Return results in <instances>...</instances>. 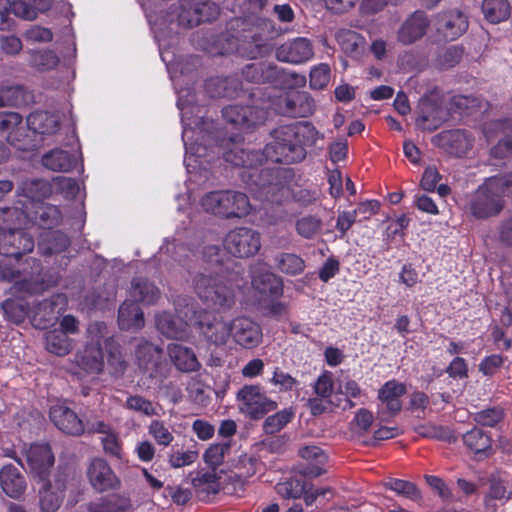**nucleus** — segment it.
<instances>
[{
  "label": "nucleus",
  "mask_w": 512,
  "mask_h": 512,
  "mask_svg": "<svg viewBox=\"0 0 512 512\" xmlns=\"http://www.w3.org/2000/svg\"><path fill=\"white\" fill-rule=\"evenodd\" d=\"M30 63L40 71H47L54 69L59 64V57L50 49L37 50L31 52Z\"/></svg>",
  "instance_id": "3c124183"
},
{
  "label": "nucleus",
  "mask_w": 512,
  "mask_h": 512,
  "mask_svg": "<svg viewBox=\"0 0 512 512\" xmlns=\"http://www.w3.org/2000/svg\"><path fill=\"white\" fill-rule=\"evenodd\" d=\"M162 349L148 342H140L135 350V355L139 367L143 370H150L157 366Z\"/></svg>",
  "instance_id": "ea45409f"
},
{
  "label": "nucleus",
  "mask_w": 512,
  "mask_h": 512,
  "mask_svg": "<svg viewBox=\"0 0 512 512\" xmlns=\"http://www.w3.org/2000/svg\"><path fill=\"white\" fill-rule=\"evenodd\" d=\"M31 219L40 228L52 231L53 227L58 226L62 222L63 215L57 205L43 202L33 204Z\"/></svg>",
  "instance_id": "c756f323"
},
{
  "label": "nucleus",
  "mask_w": 512,
  "mask_h": 512,
  "mask_svg": "<svg viewBox=\"0 0 512 512\" xmlns=\"http://www.w3.org/2000/svg\"><path fill=\"white\" fill-rule=\"evenodd\" d=\"M506 357L500 354L485 356L479 363V371L488 377L494 376L503 366Z\"/></svg>",
  "instance_id": "338daca9"
},
{
  "label": "nucleus",
  "mask_w": 512,
  "mask_h": 512,
  "mask_svg": "<svg viewBox=\"0 0 512 512\" xmlns=\"http://www.w3.org/2000/svg\"><path fill=\"white\" fill-rule=\"evenodd\" d=\"M87 477L92 488L99 493L118 490L121 487V480L102 458H94L90 462Z\"/></svg>",
  "instance_id": "f8f14e48"
},
{
  "label": "nucleus",
  "mask_w": 512,
  "mask_h": 512,
  "mask_svg": "<svg viewBox=\"0 0 512 512\" xmlns=\"http://www.w3.org/2000/svg\"><path fill=\"white\" fill-rule=\"evenodd\" d=\"M295 417V410L292 407L284 408L273 415L268 416L262 425L266 435H274L284 429Z\"/></svg>",
  "instance_id": "79ce46f5"
},
{
  "label": "nucleus",
  "mask_w": 512,
  "mask_h": 512,
  "mask_svg": "<svg viewBox=\"0 0 512 512\" xmlns=\"http://www.w3.org/2000/svg\"><path fill=\"white\" fill-rule=\"evenodd\" d=\"M432 143L447 153L462 157L472 148V138L464 130L442 131L432 138Z\"/></svg>",
  "instance_id": "f3484780"
},
{
  "label": "nucleus",
  "mask_w": 512,
  "mask_h": 512,
  "mask_svg": "<svg viewBox=\"0 0 512 512\" xmlns=\"http://www.w3.org/2000/svg\"><path fill=\"white\" fill-rule=\"evenodd\" d=\"M201 206L206 212L223 218H241L251 210L247 195L233 190L209 192L202 197Z\"/></svg>",
  "instance_id": "20e7f679"
},
{
  "label": "nucleus",
  "mask_w": 512,
  "mask_h": 512,
  "mask_svg": "<svg viewBox=\"0 0 512 512\" xmlns=\"http://www.w3.org/2000/svg\"><path fill=\"white\" fill-rule=\"evenodd\" d=\"M489 492L487 498L491 500H509L512 496V491L509 488L508 481L502 479L497 474H492L489 479Z\"/></svg>",
  "instance_id": "864d4df0"
},
{
  "label": "nucleus",
  "mask_w": 512,
  "mask_h": 512,
  "mask_svg": "<svg viewBox=\"0 0 512 512\" xmlns=\"http://www.w3.org/2000/svg\"><path fill=\"white\" fill-rule=\"evenodd\" d=\"M276 58L294 65L303 64L314 56L312 42L305 37H295L282 43L276 49Z\"/></svg>",
  "instance_id": "2eb2a0df"
},
{
  "label": "nucleus",
  "mask_w": 512,
  "mask_h": 512,
  "mask_svg": "<svg viewBox=\"0 0 512 512\" xmlns=\"http://www.w3.org/2000/svg\"><path fill=\"white\" fill-rule=\"evenodd\" d=\"M54 189V184L44 179H32L24 184V194L31 199L33 204L43 203V200L49 198Z\"/></svg>",
  "instance_id": "c03bdc74"
},
{
  "label": "nucleus",
  "mask_w": 512,
  "mask_h": 512,
  "mask_svg": "<svg viewBox=\"0 0 512 512\" xmlns=\"http://www.w3.org/2000/svg\"><path fill=\"white\" fill-rule=\"evenodd\" d=\"M168 354L172 363L181 372H196L201 367L193 350L182 344H170L168 346Z\"/></svg>",
  "instance_id": "2f4dec72"
},
{
  "label": "nucleus",
  "mask_w": 512,
  "mask_h": 512,
  "mask_svg": "<svg viewBox=\"0 0 512 512\" xmlns=\"http://www.w3.org/2000/svg\"><path fill=\"white\" fill-rule=\"evenodd\" d=\"M509 186L502 177H491L485 180L471 195L467 209L478 220L498 216L505 207V193Z\"/></svg>",
  "instance_id": "f03ea898"
},
{
  "label": "nucleus",
  "mask_w": 512,
  "mask_h": 512,
  "mask_svg": "<svg viewBox=\"0 0 512 512\" xmlns=\"http://www.w3.org/2000/svg\"><path fill=\"white\" fill-rule=\"evenodd\" d=\"M50 419L63 433L72 436H81L85 432V425L77 413L66 406H54L50 409Z\"/></svg>",
  "instance_id": "412c9836"
},
{
  "label": "nucleus",
  "mask_w": 512,
  "mask_h": 512,
  "mask_svg": "<svg viewBox=\"0 0 512 512\" xmlns=\"http://www.w3.org/2000/svg\"><path fill=\"white\" fill-rule=\"evenodd\" d=\"M240 409L251 420H260L278 408V403L269 398L260 385H244L236 395Z\"/></svg>",
  "instance_id": "423d86ee"
},
{
  "label": "nucleus",
  "mask_w": 512,
  "mask_h": 512,
  "mask_svg": "<svg viewBox=\"0 0 512 512\" xmlns=\"http://www.w3.org/2000/svg\"><path fill=\"white\" fill-rule=\"evenodd\" d=\"M35 248L33 236L24 229H8L0 232V255L16 261Z\"/></svg>",
  "instance_id": "1a4fd4ad"
},
{
  "label": "nucleus",
  "mask_w": 512,
  "mask_h": 512,
  "mask_svg": "<svg viewBox=\"0 0 512 512\" xmlns=\"http://www.w3.org/2000/svg\"><path fill=\"white\" fill-rule=\"evenodd\" d=\"M482 12L490 23H500L509 17L510 3L508 0H483Z\"/></svg>",
  "instance_id": "37998d69"
},
{
  "label": "nucleus",
  "mask_w": 512,
  "mask_h": 512,
  "mask_svg": "<svg viewBox=\"0 0 512 512\" xmlns=\"http://www.w3.org/2000/svg\"><path fill=\"white\" fill-rule=\"evenodd\" d=\"M148 433L160 446L168 447L174 440L170 427L162 420H152L148 426Z\"/></svg>",
  "instance_id": "5fc2aeb1"
},
{
  "label": "nucleus",
  "mask_w": 512,
  "mask_h": 512,
  "mask_svg": "<svg viewBox=\"0 0 512 512\" xmlns=\"http://www.w3.org/2000/svg\"><path fill=\"white\" fill-rule=\"evenodd\" d=\"M53 183L56 189L67 199L76 198L80 190L78 182L73 178L59 176L53 178Z\"/></svg>",
  "instance_id": "69168bd1"
},
{
  "label": "nucleus",
  "mask_w": 512,
  "mask_h": 512,
  "mask_svg": "<svg viewBox=\"0 0 512 512\" xmlns=\"http://www.w3.org/2000/svg\"><path fill=\"white\" fill-rule=\"evenodd\" d=\"M0 486L7 496L18 498L26 489V481L17 467L7 464L0 469Z\"/></svg>",
  "instance_id": "bb28decb"
},
{
  "label": "nucleus",
  "mask_w": 512,
  "mask_h": 512,
  "mask_svg": "<svg viewBox=\"0 0 512 512\" xmlns=\"http://www.w3.org/2000/svg\"><path fill=\"white\" fill-rule=\"evenodd\" d=\"M48 7L47 0H20L14 4V12L24 19H33L36 16L35 9L44 10Z\"/></svg>",
  "instance_id": "bf43d9fd"
},
{
  "label": "nucleus",
  "mask_w": 512,
  "mask_h": 512,
  "mask_svg": "<svg viewBox=\"0 0 512 512\" xmlns=\"http://www.w3.org/2000/svg\"><path fill=\"white\" fill-rule=\"evenodd\" d=\"M407 387L395 379L386 381L378 390L376 418L383 423L392 422L402 411L401 398L406 394Z\"/></svg>",
  "instance_id": "0eeeda50"
},
{
  "label": "nucleus",
  "mask_w": 512,
  "mask_h": 512,
  "mask_svg": "<svg viewBox=\"0 0 512 512\" xmlns=\"http://www.w3.org/2000/svg\"><path fill=\"white\" fill-rule=\"evenodd\" d=\"M259 304L264 316L272 317L276 320H280L288 311V305L278 299H260Z\"/></svg>",
  "instance_id": "052dcab7"
},
{
  "label": "nucleus",
  "mask_w": 512,
  "mask_h": 512,
  "mask_svg": "<svg viewBox=\"0 0 512 512\" xmlns=\"http://www.w3.org/2000/svg\"><path fill=\"white\" fill-rule=\"evenodd\" d=\"M125 407L129 410L140 412L146 416H154L158 414L153 403L140 395H131L127 397Z\"/></svg>",
  "instance_id": "680f3d73"
},
{
  "label": "nucleus",
  "mask_w": 512,
  "mask_h": 512,
  "mask_svg": "<svg viewBox=\"0 0 512 512\" xmlns=\"http://www.w3.org/2000/svg\"><path fill=\"white\" fill-rule=\"evenodd\" d=\"M270 382L273 385L278 386L280 392L291 391L298 385L296 378L291 376L289 373L284 372L279 367L274 369Z\"/></svg>",
  "instance_id": "774afa93"
},
{
  "label": "nucleus",
  "mask_w": 512,
  "mask_h": 512,
  "mask_svg": "<svg viewBox=\"0 0 512 512\" xmlns=\"http://www.w3.org/2000/svg\"><path fill=\"white\" fill-rule=\"evenodd\" d=\"M304 475L299 471V475L286 478L284 481L276 485V492L285 499H298L302 497L306 489V481Z\"/></svg>",
  "instance_id": "4c0bfd02"
},
{
  "label": "nucleus",
  "mask_w": 512,
  "mask_h": 512,
  "mask_svg": "<svg viewBox=\"0 0 512 512\" xmlns=\"http://www.w3.org/2000/svg\"><path fill=\"white\" fill-rule=\"evenodd\" d=\"M233 40L228 39L229 49L226 51H220L219 53L224 55L230 52H236L240 55H245L248 58L254 59L260 55L264 49L262 35L253 30H249L241 35L242 40L238 37H232Z\"/></svg>",
  "instance_id": "b1692460"
},
{
  "label": "nucleus",
  "mask_w": 512,
  "mask_h": 512,
  "mask_svg": "<svg viewBox=\"0 0 512 512\" xmlns=\"http://www.w3.org/2000/svg\"><path fill=\"white\" fill-rule=\"evenodd\" d=\"M330 66L326 63H320L314 66L310 71V88L313 90L324 89L330 81Z\"/></svg>",
  "instance_id": "13d9d810"
},
{
  "label": "nucleus",
  "mask_w": 512,
  "mask_h": 512,
  "mask_svg": "<svg viewBox=\"0 0 512 512\" xmlns=\"http://www.w3.org/2000/svg\"><path fill=\"white\" fill-rule=\"evenodd\" d=\"M26 463L34 478L45 481L55 458L49 444H32L25 452Z\"/></svg>",
  "instance_id": "dca6fc26"
},
{
  "label": "nucleus",
  "mask_w": 512,
  "mask_h": 512,
  "mask_svg": "<svg viewBox=\"0 0 512 512\" xmlns=\"http://www.w3.org/2000/svg\"><path fill=\"white\" fill-rule=\"evenodd\" d=\"M220 14V5L215 0H196L190 8H183L178 15L179 25L185 28L198 26L203 22H212Z\"/></svg>",
  "instance_id": "ddd939ff"
},
{
  "label": "nucleus",
  "mask_w": 512,
  "mask_h": 512,
  "mask_svg": "<svg viewBox=\"0 0 512 512\" xmlns=\"http://www.w3.org/2000/svg\"><path fill=\"white\" fill-rule=\"evenodd\" d=\"M231 445L229 442L213 443L204 453V461L212 469H216L224 462L225 455L229 453Z\"/></svg>",
  "instance_id": "603ef678"
},
{
  "label": "nucleus",
  "mask_w": 512,
  "mask_h": 512,
  "mask_svg": "<svg viewBox=\"0 0 512 512\" xmlns=\"http://www.w3.org/2000/svg\"><path fill=\"white\" fill-rule=\"evenodd\" d=\"M131 296L137 303L154 304L160 297V291L149 280L135 277L131 281Z\"/></svg>",
  "instance_id": "e433bc0d"
},
{
  "label": "nucleus",
  "mask_w": 512,
  "mask_h": 512,
  "mask_svg": "<svg viewBox=\"0 0 512 512\" xmlns=\"http://www.w3.org/2000/svg\"><path fill=\"white\" fill-rule=\"evenodd\" d=\"M322 219L317 215L307 214L295 222L296 233L303 239L311 240L318 236L322 230Z\"/></svg>",
  "instance_id": "a18cd8bd"
},
{
  "label": "nucleus",
  "mask_w": 512,
  "mask_h": 512,
  "mask_svg": "<svg viewBox=\"0 0 512 512\" xmlns=\"http://www.w3.org/2000/svg\"><path fill=\"white\" fill-rule=\"evenodd\" d=\"M504 418L501 408L493 407L481 410L475 414L474 420L481 426L495 427Z\"/></svg>",
  "instance_id": "e2e57ef3"
},
{
  "label": "nucleus",
  "mask_w": 512,
  "mask_h": 512,
  "mask_svg": "<svg viewBox=\"0 0 512 512\" xmlns=\"http://www.w3.org/2000/svg\"><path fill=\"white\" fill-rule=\"evenodd\" d=\"M430 26L425 12L417 10L409 15L397 32V40L403 45H411L422 39Z\"/></svg>",
  "instance_id": "6ab92c4d"
},
{
  "label": "nucleus",
  "mask_w": 512,
  "mask_h": 512,
  "mask_svg": "<svg viewBox=\"0 0 512 512\" xmlns=\"http://www.w3.org/2000/svg\"><path fill=\"white\" fill-rule=\"evenodd\" d=\"M66 305L67 299L63 294H54L48 299L37 302L32 308V325L41 330L50 328L65 311Z\"/></svg>",
  "instance_id": "9d476101"
},
{
  "label": "nucleus",
  "mask_w": 512,
  "mask_h": 512,
  "mask_svg": "<svg viewBox=\"0 0 512 512\" xmlns=\"http://www.w3.org/2000/svg\"><path fill=\"white\" fill-rule=\"evenodd\" d=\"M462 439L466 447L476 454L486 452L492 445L490 436L478 427L464 433Z\"/></svg>",
  "instance_id": "49530a36"
},
{
  "label": "nucleus",
  "mask_w": 512,
  "mask_h": 512,
  "mask_svg": "<svg viewBox=\"0 0 512 512\" xmlns=\"http://www.w3.org/2000/svg\"><path fill=\"white\" fill-rule=\"evenodd\" d=\"M243 78L251 83H277L284 74V70L277 65L267 62H256L245 65L241 72Z\"/></svg>",
  "instance_id": "5701e85b"
},
{
  "label": "nucleus",
  "mask_w": 512,
  "mask_h": 512,
  "mask_svg": "<svg viewBox=\"0 0 512 512\" xmlns=\"http://www.w3.org/2000/svg\"><path fill=\"white\" fill-rule=\"evenodd\" d=\"M420 114L416 118L417 127L425 131L437 130L447 119V113L440 100L423 97L419 104Z\"/></svg>",
  "instance_id": "a211bd4d"
},
{
  "label": "nucleus",
  "mask_w": 512,
  "mask_h": 512,
  "mask_svg": "<svg viewBox=\"0 0 512 512\" xmlns=\"http://www.w3.org/2000/svg\"><path fill=\"white\" fill-rule=\"evenodd\" d=\"M272 141L263 150L243 147L231 139L223 152V159L234 167L243 169L241 179L256 197L280 202L276 194L284 196L288 188L279 179V168H261L267 160L274 163L294 164L302 162L308 149L313 148L324 136L310 121H296L279 125L270 132Z\"/></svg>",
  "instance_id": "f257e3e1"
},
{
  "label": "nucleus",
  "mask_w": 512,
  "mask_h": 512,
  "mask_svg": "<svg viewBox=\"0 0 512 512\" xmlns=\"http://www.w3.org/2000/svg\"><path fill=\"white\" fill-rule=\"evenodd\" d=\"M436 29L446 40L453 41L459 38L468 29V19L459 10H449L438 14Z\"/></svg>",
  "instance_id": "aec40b11"
},
{
  "label": "nucleus",
  "mask_w": 512,
  "mask_h": 512,
  "mask_svg": "<svg viewBox=\"0 0 512 512\" xmlns=\"http://www.w3.org/2000/svg\"><path fill=\"white\" fill-rule=\"evenodd\" d=\"M299 455L307 464L300 467V472L308 477H319L325 473L323 466L326 464L328 457L324 451L317 446H305L300 449Z\"/></svg>",
  "instance_id": "7c9ffc66"
},
{
  "label": "nucleus",
  "mask_w": 512,
  "mask_h": 512,
  "mask_svg": "<svg viewBox=\"0 0 512 512\" xmlns=\"http://www.w3.org/2000/svg\"><path fill=\"white\" fill-rule=\"evenodd\" d=\"M76 481L74 475H72L67 469H59L57 473L54 475L53 481H42L50 489L63 494L65 497V493L68 488L74 485Z\"/></svg>",
  "instance_id": "4d7b16f0"
},
{
  "label": "nucleus",
  "mask_w": 512,
  "mask_h": 512,
  "mask_svg": "<svg viewBox=\"0 0 512 512\" xmlns=\"http://www.w3.org/2000/svg\"><path fill=\"white\" fill-rule=\"evenodd\" d=\"M131 506L130 499L120 494L100 497L88 504L89 512H125Z\"/></svg>",
  "instance_id": "c9c22d12"
},
{
  "label": "nucleus",
  "mask_w": 512,
  "mask_h": 512,
  "mask_svg": "<svg viewBox=\"0 0 512 512\" xmlns=\"http://www.w3.org/2000/svg\"><path fill=\"white\" fill-rule=\"evenodd\" d=\"M251 285L261 299H279L284 293L282 278L268 271L253 275Z\"/></svg>",
  "instance_id": "393cba45"
},
{
  "label": "nucleus",
  "mask_w": 512,
  "mask_h": 512,
  "mask_svg": "<svg viewBox=\"0 0 512 512\" xmlns=\"http://www.w3.org/2000/svg\"><path fill=\"white\" fill-rule=\"evenodd\" d=\"M204 88L210 98H234L240 83L232 77H211L205 81Z\"/></svg>",
  "instance_id": "72a5a7b5"
},
{
  "label": "nucleus",
  "mask_w": 512,
  "mask_h": 512,
  "mask_svg": "<svg viewBox=\"0 0 512 512\" xmlns=\"http://www.w3.org/2000/svg\"><path fill=\"white\" fill-rule=\"evenodd\" d=\"M414 431L423 438L436 439L453 443L457 440L453 432L441 425H434L430 423L420 424L414 428Z\"/></svg>",
  "instance_id": "09e8293b"
},
{
  "label": "nucleus",
  "mask_w": 512,
  "mask_h": 512,
  "mask_svg": "<svg viewBox=\"0 0 512 512\" xmlns=\"http://www.w3.org/2000/svg\"><path fill=\"white\" fill-rule=\"evenodd\" d=\"M193 285L202 302L213 309L227 311L235 304L234 286L222 275L198 273L193 278Z\"/></svg>",
  "instance_id": "7ed1b4c3"
},
{
  "label": "nucleus",
  "mask_w": 512,
  "mask_h": 512,
  "mask_svg": "<svg viewBox=\"0 0 512 512\" xmlns=\"http://www.w3.org/2000/svg\"><path fill=\"white\" fill-rule=\"evenodd\" d=\"M223 118L243 131L263 125L267 119V111L257 106L228 105L222 109Z\"/></svg>",
  "instance_id": "9b49d317"
},
{
  "label": "nucleus",
  "mask_w": 512,
  "mask_h": 512,
  "mask_svg": "<svg viewBox=\"0 0 512 512\" xmlns=\"http://www.w3.org/2000/svg\"><path fill=\"white\" fill-rule=\"evenodd\" d=\"M42 164L49 170L68 172L76 167L75 155L62 149H53L42 156Z\"/></svg>",
  "instance_id": "f704fd0d"
},
{
  "label": "nucleus",
  "mask_w": 512,
  "mask_h": 512,
  "mask_svg": "<svg viewBox=\"0 0 512 512\" xmlns=\"http://www.w3.org/2000/svg\"><path fill=\"white\" fill-rule=\"evenodd\" d=\"M198 326L205 339L214 345L226 344L230 337V323L218 319L215 315L205 313L200 317Z\"/></svg>",
  "instance_id": "4be33fe9"
},
{
  "label": "nucleus",
  "mask_w": 512,
  "mask_h": 512,
  "mask_svg": "<svg viewBox=\"0 0 512 512\" xmlns=\"http://www.w3.org/2000/svg\"><path fill=\"white\" fill-rule=\"evenodd\" d=\"M230 336L234 342L245 349L256 348L262 341L261 326L246 316L234 318L230 323Z\"/></svg>",
  "instance_id": "4468645a"
},
{
  "label": "nucleus",
  "mask_w": 512,
  "mask_h": 512,
  "mask_svg": "<svg viewBox=\"0 0 512 512\" xmlns=\"http://www.w3.org/2000/svg\"><path fill=\"white\" fill-rule=\"evenodd\" d=\"M277 269L290 276H296L304 272L306 264L304 259L295 253L282 252L275 256Z\"/></svg>",
  "instance_id": "a19ab883"
},
{
  "label": "nucleus",
  "mask_w": 512,
  "mask_h": 512,
  "mask_svg": "<svg viewBox=\"0 0 512 512\" xmlns=\"http://www.w3.org/2000/svg\"><path fill=\"white\" fill-rule=\"evenodd\" d=\"M101 444L105 454L117 460L122 459V443L116 432L108 433V435L101 438Z\"/></svg>",
  "instance_id": "0e129e2a"
},
{
  "label": "nucleus",
  "mask_w": 512,
  "mask_h": 512,
  "mask_svg": "<svg viewBox=\"0 0 512 512\" xmlns=\"http://www.w3.org/2000/svg\"><path fill=\"white\" fill-rule=\"evenodd\" d=\"M272 107L277 114L285 117L306 118L315 112L316 103L306 91L289 90L275 96Z\"/></svg>",
  "instance_id": "39448f33"
},
{
  "label": "nucleus",
  "mask_w": 512,
  "mask_h": 512,
  "mask_svg": "<svg viewBox=\"0 0 512 512\" xmlns=\"http://www.w3.org/2000/svg\"><path fill=\"white\" fill-rule=\"evenodd\" d=\"M1 308L7 320L21 324L29 315L30 307L23 298H8L1 303Z\"/></svg>",
  "instance_id": "58836bf2"
},
{
  "label": "nucleus",
  "mask_w": 512,
  "mask_h": 512,
  "mask_svg": "<svg viewBox=\"0 0 512 512\" xmlns=\"http://www.w3.org/2000/svg\"><path fill=\"white\" fill-rule=\"evenodd\" d=\"M386 487L392 491H394L396 494L403 496L409 500L412 501H418L421 499V492L416 486V484L398 479V478H390L386 482Z\"/></svg>",
  "instance_id": "8fccbe9b"
},
{
  "label": "nucleus",
  "mask_w": 512,
  "mask_h": 512,
  "mask_svg": "<svg viewBox=\"0 0 512 512\" xmlns=\"http://www.w3.org/2000/svg\"><path fill=\"white\" fill-rule=\"evenodd\" d=\"M27 126L36 134L50 136L60 130L61 123L59 116L55 113L38 110L28 115Z\"/></svg>",
  "instance_id": "a878e982"
},
{
  "label": "nucleus",
  "mask_w": 512,
  "mask_h": 512,
  "mask_svg": "<svg viewBox=\"0 0 512 512\" xmlns=\"http://www.w3.org/2000/svg\"><path fill=\"white\" fill-rule=\"evenodd\" d=\"M224 248L235 257L255 255L261 247L260 233L252 228L237 227L224 238Z\"/></svg>",
  "instance_id": "6e6552de"
},
{
  "label": "nucleus",
  "mask_w": 512,
  "mask_h": 512,
  "mask_svg": "<svg viewBox=\"0 0 512 512\" xmlns=\"http://www.w3.org/2000/svg\"><path fill=\"white\" fill-rule=\"evenodd\" d=\"M39 498L40 509L43 512H56L64 500L63 494L50 489L45 484L39 490Z\"/></svg>",
  "instance_id": "6e6d98bb"
},
{
  "label": "nucleus",
  "mask_w": 512,
  "mask_h": 512,
  "mask_svg": "<svg viewBox=\"0 0 512 512\" xmlns=\"http://www.w3.org/2000/svg\"><path fill=\"white\" fill-rule=\"evenodd\" d=\"M77 365L87 374H100L104 369V354L99 344H87L76 355Z\"/></svg>",
  "instance_id": "cd10ccee"
},
{
  "label": "nucleus",
  "mask_w": 512,
  "mask_h": 512,
  "mask_svg": "<svg viewBox=\"0 0 512 512\" xmlns=\"http://www.w3.org/2000/svg\"><path fill=\"white\" fill-rule=\"evenodd\" d=\"M46 349L57 356L68 355L72 350V340L65 333L53 330L46 336Z\"/></svg>",
  "instance_id": "de8ad7c7"
},
{
  "label": "nucleus",
  "mask_w": 512,
  "mask_h": 512,
  "mask_svg": "<svg viewBox=\"0 0 512 512\" xmlns=\"http://www.w3.org/2000/svg\"><path fill=\"white\" fill-rule=\"evenodd\" d=\"M70 245L67 234L59 230L44 231L38 240V252L45 257L64 252Z\"/></svg>",
  "instance_id": "c85d7f7f"
},
{
  "label": "nucleus",
  "mask_w": 512,
  "mask_h": 512,
  "mask_svg": "<svg viewBox=\"0 0 512 512\" xmlns=\"http://www.w3.org/2000/svg\"><path fill=\"white\" fill-rule=\"evenodd\" d=\"M143 311L134 300H125L118 309V325L121 330L141 329L144 326Z\"/></svg>",
  "instance_id": "473e14b6"
}]
</instances>
